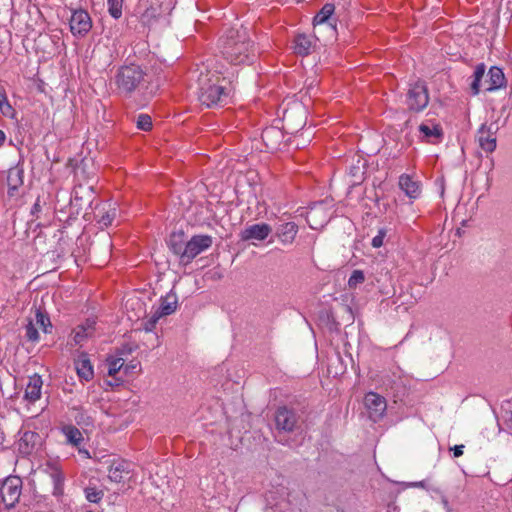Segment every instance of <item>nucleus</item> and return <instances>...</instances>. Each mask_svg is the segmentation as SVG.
<instances>
[{
	"mask_svg": "<svg viewBox=\"0 0 512 512\" xmlns=\"http://www.w3.org/2000/svg\"><path fill=\"white\" fill-rule=\"evenodd\" d=\"M94 218L102 227H108L117 216L116 202L111 200L97 203L94 208Z\"/></svg>",
	"mask_w": 512,
	"mask_h": 512,
	"instance_id": "obj_10",
	"label": "nucleus"
},
{
	"mask_svg": "<svg viewBox=\"0 0 512 512\" xmlns=\"http://www.w3.org/2000/svg\"><path fill=\"white\" fill-rule=\"evenodd\" d=\"M25 338L31 342H36L39 339V333L33 320H29L25 325Z\"/></svg>",
	"mask_w": 512,
	"mask_h": 512,
	"instance_id": "obj_34",
	"label": "nucleus"
},
{
	"mask_svg": "<svg viewBox=\"0 0 512 512\" xmlns=\"http://www.w3.org/2000/svg\"><path fill=\"white\" fill-rule=\"evenodd\" d=\"M76 448L78 450V453L82 455L84 458H91L90 453L87 449L81 448L80 446Z\"/></svg>",
	"mask_w": 512,
	"mask_h": 512,
	"instance_id": "obj_46",
	"label": "nucleus"
},
{
	"mask_svg": "<svg viewBox=\"0 0 512 512\" xmlns=\"http://www.w3.org/2000/svg\"><path fill=\"white\" fill-rule=\"evenodd\" d=\"M124 0H107L108 12L114 19L122 16Z\"/></svg>",
	"mask_w": 512,
	"mask_h": 512,
	"instance_id": "obj_32",
	"label": "nucleus"
},
{
	"mask_svg": "<svg viewBox=\"0 0 512 512\" xmlns=\"http://www.w3.org/2000/svg\"><path fill=\"white\" fill-rule=\"evenodd\" d=\"M306 219L312 229H318L326 224L329 216L325 212L323 203L314 204L307 212Z\"/></svg>",
	"mask_w": 512,
	"mask_h": 512,
	"instance_id": "obj_16",
	"label": "nucleus"
},
{
	"mask_svg": "<svg viewBox=\"0 0 512 512\" xmlns=\"http://www.w3.org/2000/svg\"><path fill=\"white\" fill-rule=\"evenodd\" d=\"M213 239L210 235H194L187 241L184 251V262H191L196 256L212 246Z\"/></svg>",
	"mask_w": 512,
	"mask_h": 512,
	"instance_id": "obj_8",
	"label": "nucleus"
},
{
	"mask_svg": "<svg viewBox=\"0 0 512 512\" xmlns=\"http://www.w3.org/2000/svg\"><path fill=\"white\" fill-rule=\"evenodd\" d=\"M161 318V316L155 311L153 315L143 323V329L146 332H151L155 328L158 320Z\"/></svg>",
	"mask_w": 512,
	"mask_h": 512,
	"instance_id": "obj_41",
	"label": "nucleus"
},
{
	"mask_svg": "<svg viewBox=\"0 0 512 512\" xmlns=\"http://www.w3.org/2000/svg\"><path fill=\"white\" fill-rule=\"evenodd\" d=\"M158 15V9L151 6L141 14V22L149 25L151 21L154 20Z\"/></svg>",
	"mask_w": 512,
	"mask_h": 512,
	"instance_id": "obj_38",
	"label": "nucleus"
},
{
	"mask_svg": "<svg viewBox=\"0 0 512 512\" xmlns=\"http://www.w3.org/2000/svg\"><path fill=\"white\" fill-rule=\"evenodd\" d=\"M275 422L279 430L292 432L298 423V416L292 409L285 406L279 407L276 411Z\"/></svg>",
	"mask_w": 512,
	"mask_h": 512,
	"instance_id": "obj_12",
	"label": "nucleus"
},
{
	"mask_svg": "<svg viewBox=\"0 0 512 512\" xmlns=\"http://www.w3.org/2000/svg\"><path fill=\"white\" fill-rule=\"evenodd\" d=\"M223 58L233 65H250L256 58L254 42L246 29H228L219 40Z\"/></svg>",
	"mask_w": 512,
	"mask_h": 512,
	"instance_id": "obj_1",
	"label": "nucleus"
},
{
	"mask_svg": "<svg viewBox=\"0 0 512 512\" xmlns=\"http://www.w3.org/2000/svg\"><path fill=\"white\" fill-rule=\"evenodd\" d=\"M365 281V275L362 270H354L348 280L350 288H356L359 284Z\"/></svg>",
	"mask_w": 512,
	"mask_h": 512,
	"instance_id": "obj_36",
	"label": "nucleus"
},
{
	"mask_svg": "<svg viewBox=\"0 0 512 512\" xmlns=\"http://www.w3.org/2000/svg\"><path fill=\"white\" fill-rule=\"evenodd\" d=\"M137 128L143 131H149L152 128V119L148 114H140L136 120Z\"/></svg>",
	"mask_w": 512,
	"mask_h": 512,
	"instance_id": "obj_35",
	"label": "nucleus"
},
{
	"mask_svg": "<svg viewBox=\"0 0 512 512\" xmlns=\"http://www.w3.org/2000/svg\"><path fill=\"white\" fill-rule=\"evenodd\" d=\"M24 183V169L20 166H14L7 173V194L10 198L19 195V188Z\"/></svg>",
	"mask_w": 512,
	"mask_h": 512,
	"instance_id": "obj_14",
	"label": "nucleus"
},
{
	"mask_svg": "<svg viewBox=\"0 0 512 512\" xmlns=\"http://www.w3.org/2000/svg\"><path fill=\"white\" fill-rule=\"evenodd\" d=\"M485 83L487 84L485 87L486 91H494L501 88L506 83L502 69L496 66L491 67L488 72V79Z\"/></svg>",
	"mask_w": 512,
	"mask_h": 512,
	"instance_id": "obj_23",
	"label": "nucleus"
},
{
	"mask_svg": "<svg viewBox=\"0 0 512 512\" xmlns=\"http://www.w3.org/2000/svg\"><path fill=\"white\" fill-rule=\"evenodd\" d=\"M312 48V40L305 34H299L294 39V52L301 56L310 54Z\"/></svg>",
	"mask_w": 512,
	"mask_h": 512,
	"instance_id": "obj_27",
	"label": "nucleus"
},
{
	"mask_svg": "<svg viewBox=\"0 0 512 512\" xmlns=\"http://www.w3.org/2000/svg\"><path fill=\"white\" fill-rule=\"evenodd\" d=\"M486 67L483 63L478 64L473 74V81L471 83V92L477 95L480 92V83L485 74Z\"/></svg>",
	"mask_w": 512,
	"mask_h": 512,
	"instance_id": "obj_29",
	"label": "nucleus"
},
{
	"mask_svg": "<svg viewBox=\"0 0 512 512\" xmlns=\"http://www.w3.org/2000/svg\"><path fill=\"white\" fill-rule=\"evenodd\" d=\"M147 71L140 65L130 63L120 66L114 76V83L120 95L130 97L148 84Z\"/></svg>",
	"mask_w": 512,
	"mask_h": 512,
	"instance_id": "obj_3",
	"label": "nucleus"
},
{
	"mask_svg": "<svg viewBox=\"0 0 512 512\" xmlns=\"http://www.w3.org/2000/svg\"><path fill=\"white\" fill-rule=\"evenodd\" d=\"M298 233V226L294 222H286L277 227L276 235L283 244H292Z\"/></svg>",
	"mask_w": 512,
	"mask_h": 512,
	"instance_id": "obj_21",
	"label": "nucleus"
},
{
	"mask_svg": "<svg viewBox=\"0 0 512 512\" xmlns=\"http://www.w3.org/2000/svg\"><path fill=\"white\" fill-rule=\"evenodd\" d=\"M451 450L453 451L454 457H460L463 455L464 445H455Z\"/></svg>",
	"mask_w": 512,
	"mask_h": 512,
	"instance_id": "obj_44",
	"label": "nucleus"
},
{
	"mask_svg": "<svg viewBox=\"0 0 512 512\" xmlns=\"http://www.w3.org/2000/svg\"><path fill=\"white\" fill-rule=\"evenodd\" d=\"M40 211H41V205H40V199L38 198L31 209V214L35 215V214L39 213Z\"/></svg>",
	"mask_w": 512,
	"mask_h": 512,
	"instance_id": "obj_45",
	"label": "nucleus"
},
{
	"mask_svg": "<svg viewBox=\"0 0 512 512\" xmlns=\"http://www.w3.org/2000/svg\"><path fill=\"white\" fill-rule=\"evenodd\" d=\"M334 11H335L334 4H331V3L325 4L321 8V10L314 16L313 25L316 26V25L324 24L327 21H329V19L333 15Z\"/></svg>",
	"mask_w": 512,
	"mask_h": 512,
	"instance_id": "obj_28",
	"label": "nucleus"
},
{
	"mask_svg": "<svg viewBox=\"0 0 512 512\" xmlns=\"http://www.w3.org/2000/svg\"><path fill=\"white\" fill-rule=\"evenodd\" d=\"M75 368L77 375L81 380L89 381L94 376L93 366L90 362L88 354L81 353L75 360Z\"/></svg>",
	"mask_w": 512,
	"mask_h": 512,
	"instance_id": "obj_19",
	"label": "nucleus"
},
{
	"mask_svg": "<svg viewBox=\"0 0 512 512\" xmlns=\"http://www.w3.org/2000/svg\"><path fill=\"white\" fill-rule=\"evenodd\" d=\"M0 112L6 117H12L14 113V109L10 105L3 89H0Z\"/></svg>",
	"mask_w": 512,
	"mask_h": 512,
	"instance_id": "obj_33",
	"label": "nucleus"
},
{
	"mask_svg": "<svg viewBox=\"0 0 512 512\" xmlns=\"http://www.w3.org/2000/svg\"><path fill=\"white\" fill-rule=\"evenodd\" d=\"M96 320L92 318L86 319V321L78 325L73 330V340L76 345H82L88 338L92 337L95 332Z\"/></svg>",
	"mask_w": 512,
	"mask_h": 512,
	"instance_id": "obj_18",
	"label": "nucleus"
},
{
	"mask_svg": "<svg viewBox=\"0 0 512 512\" xmlns=\"http://www.w3.org/2000/svg\"><path fill=\"white\" fill-rule=\"evenodd\" d=\"M385 235H386V232L383 229H380L378 231V234L375 237H373L371 245L374 248L381 247L383 245Z\"/></svg>",
	"mask_w": 512,
	"mask_h": 512,
	"instance_id": "obj_42",
	"label": "nucleus"
},
{
	"mask_svg": "<svg viewBox=\"0 0 512 512\" xmlns=\"http://www.w3.org/2000/svg\"><path fill=\"white\" fill-rule=\"evenodd\" d=\"M129 464L125 461L115 462L109 468L108 478L115 483L124 481V474H129Z\"/></svg>",
	"mask_w": 512,
	"mask_h": 512,
	"instance_id": "obj_26",
	"label": "nucleus"
},
{
	"mask_svg": "<svg viewBox=\"0 0 512 512\" xmlns=\"http://www.w3.org/2000/svg\"><path fill=\"white\" fill-rule=\"evenodd\" d=\"M498 127L491 123L490 125L482 124L477 132V141L482 150L492 153L497 146L496 131Z\"/></svg>",
	"mask_w": 512,
	"mask_h": 512,
	"instance_id": "obj_11",
	"label": "nucleus"
},
{
	"mask_svg": "<svg viewBox=\"0 0 512 512\" xmlns=\"http://www.w3.org/2000/svg\"><path fill=\"white\" fill-rule=\"evenodd\" d=\"M197 96L201 105L211 108L227 104L234 91L232 82L207 69L197 75Z\"/></svg>",
	"mask_w": 512,
	"mask_h": 512,
	"instance_id": "obj_2",
	"label": "nucleus"
},
{
	"mask_svg": "<svg viewBox=\"0 0 512 512\" xmlns=\"http://www.w3.org/2000/svg\"><path fill=\"white\" fill-rule=\"evenodd\" d=\"M507 421L510 423V428H512V409L509 412V417L507 418Z\"/></svg>",
	"mask_w": 512,
	"mask_h": 512,
	"instance_id": "obj_49",
	"label": "nucleus"
},
{
	"mask_svg": "<svg viewBox=\"0 0 512 512\" xmlns=\"http://www.w3.org/2000/svg\"><path fill=\"white\" fill-rule=\"evenodd\" d=\"M43 444L44 439L38 432L19 430L14 447L18 456L27 458L38 455L42 450Z\"/></svg>",
	"mask_w": 512,
	"mask_h": 512,
	"instance_id": "obj_4",
	"label": "nucleus"
},
{
	"mask_svg": "<svg viewBox=\"0 0 512 512\" xmlns=\"http://www.w3.org/2000/svg\"><path fill=\"white\" fill-rule=\"evenodd\" d=\"M43 380L40 375L33 374L29 377L24 392V400L28 403H35L41 398Z\"/></svg>",
	"mask_w": 512,
	"mask_h": 512,
	"instance_id": "obj_15",
	"label": "nucleus"
},
{
	"mask_svg": "<svg viewBox=\"0 0 512 512\" xmlns=\"http://www.w3.org/2000/svg\"><path fill=\"white\" fill-rule=\"evenodd\" d=\"M61 432L65 436L66 443L73 446L79 447L83 442L84 438L81 431L74 425L68 424L61 428Z\"/></svg>",
	"mask_w": 512,
	"mask_h": 512,
	"instance_id": "obj_24",
	"label": "nucleus"
},
{
	"mask_svg": "<svg viewBox=\"0 0 512 512\" xmlns=\"http://www.w3.org/2000/svg\"><path fill=\"white\" fill-rule=\"evenodd\" d=\"M177 297L174 294H167L160 298V306L156 309V312L161 316L171 315L176 311L177 308Z\"/></svg>",
	"mask_w": 512,
	"mask_h": 512,
	"instance_id": "obj_25",
	"label": "nucleus"
},
{
	"mask_svg": "<svg viewBox=\"0 0 512 512\" xmlns=\"http://www.w3.org/2000/svg\"><path fill=\"white\" fill-rule=\"evenodd\" d=\"M411 486H413V487H422L423 488L425 486V484H424V481H420V482L412 483Z\"/></svg>",
	"mask_w": 512,
	"mask_h": 512,
	"instance_id": "obj_48",
	"label": "nucleus"
},
{
	"mask_svg": "<svg viewBox=\"0 0 512 512\" xmlns=\"http://www.w3.org/2000/svg\"><path fill=\"white\" fill-rule=\"evenodd\" d=\"M406 103L408 109L414 112H420L427 107L429 103V93L424 81L418 80L410 84Z\"/></svg>",
	"mask_w": 512,
	"mask_h": 512,
	"instance_id": "obj_5",
	"label": "nucleus"
},
{
	"mask_svg": "<svg viewBox=\"0 0 512 512\" xmlns=\"http://www.w3.org/2000/svg\"><path fill=\"white\" fill-rule=\"evenodd\" d=\"M144 304L139 298H129L125 302V309L129 311L130 309H138L139 312L145 313Z\"/></svg>",
	"mask_w": 512,
	"mask_h": 512,
	"instance_id": "obj_39",
	"label": "nucleus"
},
{
	"mask_svg": "<svg viewBox=\"0 0 512 512\" xmlns=\"http://www.w3.org/2000/svg\"><path fill=\"white\" fill-rule=\"evenodd\" d=\"M35 322L37 325H39L45 333L48 332L47 327H51V322L49 317L41 312L39 309L36 310L35 314Z\"/></svg>",
	"mask_w": 512,
	"mask_h": 512,
	"instance_id": "obj_37",
	"label": "nucleus"
},
{
	"mask_svg": "<svg viewBox=\"0 0 512 512\" xmlns=\"http://www.w3.org/2000/svg\"><path fill=\"white\" fill-rule=\"evenodd\" d=\"M272 232V227L267 223H257L247 226L240 233V238L243 241H263Z\"/></svg>",
	"mask_w": 512,
	"mask_h": 512,
	"instance_id": "obj_13",
	"label": "nucleus"
},
{
	"mask_svg": "<svg viewBox=\"0 0 512 512\" xmlns=\"http://www.w3.org/2000/svg\"><path fill=\"white\" fill-rule=\"evenodd\" d=\"M86 499L91 503H99L104 497V491L89 485L84 489Z\"/></svg>",
	"mask_w": 512,
	"mask_h": 512,
	"instance_id": "obj_30",
	"label": "nucleus"
},
{
	"mask_svg": "<svg viewBox=\"0 0 512 512\" xmlns=\"http://www.w3.org/2000/svg\"><path fill=\"white\" fill-rule=\"evenodd\" d=\"M70 31L76 37L86 36L92 28V19L84 9H75L70 17Z\"/></svg>",
	"mask_w": 512,
	"mask_h": 512,
	"instance_id": "obj_7",
	"label": "nucleus"
},
{
	"mask_svg": "<svg viewBox=\"0 0 512 512\" xmlns=\"http://www.w3.org/2000/svg\"><path fill=\"white\" fill-rule=\"evenodd\" d=\"M186 236L184 231L173 232L168 240L169 249L184 262V251L186 249Z\"/></svg>",
	"mask_w": 512,
	"mask_h": 512,
	"instance_id": "obj_20",
	"label": "nucleus"
},
{
	"mask_svg": "<svg viewBox=\"0 0 512 512\" xmlns=\"http://www.w3.org/2000/svg\"><path fill=\"white\" fill-rule=\"evenodd\" d=\"M137 369H140V363L138 361H131L128 364L123 363V373L125 375H129Z\"/></svg>",
	"mask_w": 512,
	"mask_h": 512,
	"instance_id": "obj_43",
	"label": "nucleus"
},
{
	"mask_svg": "<svg viewBox=\"0 0 512 512\" xmlns=\"http://www.w3.org/2000/svg\"><path fill=\"white\" fill-rule=\"evenodd\" d=\"M108 375L114 377L121 370L123 371V359L121 357L109 356L107 358Z\"/></svg>",
	"mask_w": 512,
	"mask_h": 512,
	"instance_id": "obj_31",
	"label": "nucleus"
},
{
	"mask_svg": "<svg viewBox=\"0 0 512 512\" xmlns=\"http://www.w3.org/2000/svg\"><path fill=\"white\" fill-rule=\"evenodd\" d=\"M22 492V480L18 476L7 477L0 488L2 501L7 509L13 508L19 501Z\"/></svg>",
	"mask_w": 512,
	"mask_h": 512,
	"instance_id": "obj_6",
	"label": "nucleus"
},
{
	"mask_svg": "<svg viewBox=\"0 0 512 512\" xmlns=\"http://www.w3.org/2000/svg\"><path fill=\"white\" fill-rule=\"evenodd\" d=\"M419 131L423 135V137L431 143H435L434 140H441L443 137V130L440 124L430 122V123H421L419 126Z\"/></svg>",
	"mask_w": 512,
	"mask_h": 512,
	"instance_id": "obj_22",
	"label": "nucleus"
},
{
	"mask_svg": "<svg viewBox=\"0 0 512 512\" xmlns=\"http://www.w3.org/2000/svg\"><path fill=\"white\" fill-rule=\"evenodd\" d=\"M272 137H276V138H280L282 137V133L280 130L276 129V128H267L263 131L262 133V139L265 143H267L268 140H270ZM268 148H270V146L268 144H266ZM274 146H271V149H273Z\"/></svg>",
	"mask_w": 512,
	"mask_h": 512,
	"instance_id": "obj_40",
	"label": "nucleus"
},
{
	"mask_svg": "<svg viewBox=\"0 0 512 512\" xmlns=\"http://www.w3.org/2000/svg\"><path fill=\"white\" fill-rule=\"evenodd\" d=\"M134 317H135V318H137V319H139V318L141 317V315H140V314H138V313H135L134 315H128V318H129L130 320H133V318H134Z\"/></svg>",
	"mask_w": 512,
	"mask_h": 512,
	"instance_id": "obj_50",
	"label": "nucleus"
},
{
	"mask_svg": "<svg viewBox=\"0 0 512 512\" xmlns=\"http://www.w3.org/2000/svg\"><path fill=\"white\" fill-rule=\"evenodd\" d=\"M398 185L410 199H417L421 194V183L409 174L400 175Z\"/></svg>",
	"mask_w": 512,
	"mask_h": 512,
	"instance_id": "obj_17",
	"label": "nucleus"
},
{
	"mask_svg": "<svg viewBox=\"0 0 512 512\" xmlns=\"http://www.w3.org/2000/svg\"><path fill=\"white\" fill-rule=\"evenodd\" d=\"M364 404L369 413V418L374 422L379 421L387 409L386 399L374 392L365 395Z\"/></svg>",
	"mask_w": 512,
	"mask_h": 512,
	"instance_id": "obj_9",
	"label": "nucleus"
},
{
	"mask_svg": "<svg viewBox=\"0 0 512 512\" xmlns=\"http://www.w3.org/2000/svg\"><path fill=\"white\" fill-rule=\"evenodd\" d=\"M6 140V134L3 130L0 129V147L3 146Z\"/></svg>",
	"mask_w": 512,
	"mask_h": 512,
	"instance_id": "obj_47",
	"label": "nucleus"
}]
</instances>
